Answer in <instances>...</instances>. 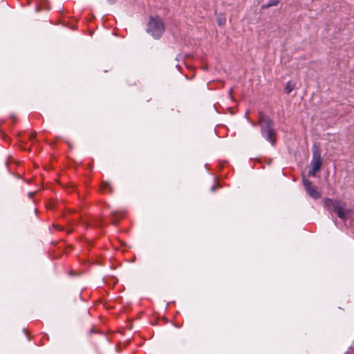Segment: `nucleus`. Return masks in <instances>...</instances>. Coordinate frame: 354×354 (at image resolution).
<instances>
[{
  "mask_svg": "<svg viewBox=\"0 0 354 354\" xmlns=\"http://www.w3.org/2000/svg\"><path fill=\"white\" fill-rule=\"evenodd\" d=\"M295 84L292 82L289 81L286 83L285 91L286 93L289 94L295 89Z\"/></svg>",
  "mask_w": 354,
  "mask_h": 354,
  "instance_id": "nucleus-6",
  "label": "nucleus"
},
{
  "mask_svg": "<svg viewBox=\"0 0 354 354\" xmlns=\"http://www.w3.org/2000/svg\"><path fill=\"white\" fill-rule=\"evenodd\" d=\"M232 90L230 91V94L232 95Z\"/></svg>",
  "mask_w": 354,
  "mask_h": 354,
  "instance_id": "nucleus-14",
  "label": "nucleus"
},
{
  "mask_svg": "<svg viewBox=\"0 0 354 354\" xmlns=\"http://www.w3.org/2000/svg\"><path fill=\"white\" fill-rule=\"evenodd\" d=\"M35 137H36V133L32 132L30 135V140H34L35 138Z\"/></svg>",
  "mask_w": 354,
  "mask_h": 354,
  "instance_id": "nucleus-9",
  "label": "nucleus"
},
{
  "mask_svg": "<svg viewBox=\"0 0 354 354\" xmlns=\"http://www.w3.org/2000/svg\"><path fill=\"white\" fill-rule=\"evenodd\" d=\"M303 183L307 193L310 197L315 199H317L320 197L319 192L317 191V188L315 186H313L312 182L304 178Z\"/></svg>",
  "mask_w": 354,
  "mask_h": 354,
  "instance_id": "nucleus-5",
  "label": "nucleus"
},
{
  "mask_svg": "<svg viewBox=\"0 0 354 354\" xmlns=\"http://www.w3.org/2000/svg\"><path fill=\"white\" fill-rule=\"evenodd\" d=\"M248 113L247 112L245 114V117H248Z\"/></svg>",
  "mask_w": 354,
  "mask_h": 354,
  "instance_id": "nucleus-15",
  "label": "nucleus"
},
{
  "mask_svg": "<svg viewBox=\"0 0 354 354\" xmlns=\"http://www.w3.org/2000/svg\"><path fill=\"white\" fill-rule=\"evenodd\" d=\"M252 126H255L256 124H255V123L252 122Z\"/></svg>",
  "mask_w": 354,
  "mask_h": 354,
  "instance_id": "nucleus-11",
  "label": "nucleus"
},
{
  "mask_svg": "<svg viewBox=\"0 0 354 354\" xmlns=\"http://www.w3.org/2000/svg\"><path fill=\"white\" fill-rule=\"evenodd\" d=\"M101 189L104 192L109 191L110 193L113 192V188L107 182H102L101 184Z\"/></svg>",
  "mask_w": 354,
  "mask_h": 354,
  "instance_id": "nucleus-7",
  "label": "nucleus"
},
{
  "mask_svg": "<svg viewBox=\"0 0 354 354\" xmlns=\"http://www.w3.org/2000/svg\"><path fill=\"white\" fill-rule=\"evenodd\" d=\"M221 23H222V21H220V22L218 23L219 25H221Z\"/></svg>",
  "mask_w": 354,
  "mask_h": 354,
  "instance_id": "nucleus-12",
  "label": "nucleus"
},
{
  "mask_svg": "<svg viewBox=\"0 0 354 354\" xmlns=\"http://www.w3.org/2000/svg\"><path fill=\"white\" fill-rule=\"evenodd\" d=\"M215 189H216L215 185H213V186L211 187V190H212V191H214V190H215Z\"/></svg>",
  "mask_w": 354,
  "mask_h": 354,
  "instance_id": "nucleus-10",
  "label": "nucleus"
},
{
  "mask_svg": "<svg viewBox=\"0 0 354 354\" xmlns=\"http://www.w3.org/2000/svg\"><path fill=\"white\" fill-rule=\"evenodd\" d=\"M322 165V160L319 150L317 147L313 149V159L310 162L311 169L308 172V176H315L318 171L320 170Z\"/></svg>",
  "mask_w": 354,
  "mask_h": 354,
  "instance_id": "nucleus-4",
  "label": "nucleus"
},
{
  "mask_svg": "<svg viewBox=\"0 0 354 354\" xmlns=\"http://www.w3.org/2000/svg\"><path fill=\"white\" fill-rule=\"evenodd\" d=\"M258 115V124L261 127V133L262 136L269 141L272 145H274L275 132L273 129V121L268 116L264 115L261 111L259 112Z\"/></svg>",
  "mask_w": 354,
  "mask_h": 354,
  "instance_id": "nucleus-1",
  "label": "nucleus"
},
{
  "mask_svg": "<svg viewBox=\"0 0 354 354\" xmlns=\"http://www.w3.org/2000/svg\"><path fill=\"white\" fill-rule=\"evenodd\" d=\"M324 204L326 207H333V211L342 220H346L351 215L352 211L349 209H344L340 201L326 198L324 199Z\"/></svg>",
  "mask_w": 354,
  "mask_h": 354,
  "instance_id": "nucleus-3",
  "label": "nucleus"
},
{
  "mask_svg": "<svg viewBox=\"0 0 354 354\" xmlns=\"http://www.w3.org/2000/svg\"><path fill=\"white\" fill-rule=\"evenodd\" d=\"M221 23H222V21H220V22L218 23L219 25H221Z\"/></svg>",
  "mask_w": 354,
  "mask_h": 354,
  "instance_id": "nucleus-13",
  "label": "nucleus"
},
{
  "mask_svg": "<svg viewBox=\"0 0 354 354\" xmlns=\"http://www.w3.org/2000/svg\"><path fill=\"white\" fill-rule=\"evenodd\" d=\"M279 3V0H270L268 2V3H266L262 6V8L265 9V8H268L272 6H277Z\"/></svg>",
  "mask_w": 354,
  "mask_h": 354,
  "instance_id": "nucleus-8",
  "label": "nucleus"
},
{
  "mask_svg": "<svg viewBox=\"0 0 354 354\" xmlns=\"http://www.w3.org/2000/svg\"><path fill=\"white\" fill-rule=\"evenodd\" d=\"M165 31V24L159 17H151L149 19L147 32L153 38L159 39Z\"/></svg>",
  "mask_w": 354,
  "mask_h": 354,
  "instance_id": "nucleus-2",
  "label": "nucleus"
}]
</instances>
